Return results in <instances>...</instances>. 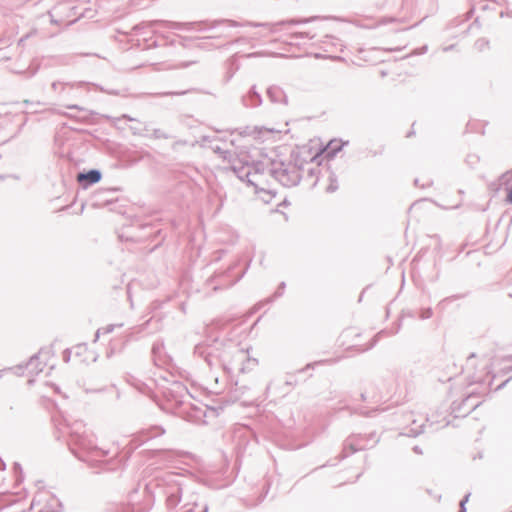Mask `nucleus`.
Wrapping results in <instances>:
<instances>
[{"instance_id":"nucleus-1","label":"nucleus","mask_w":512,"mask_h":512,"mask_svg":"<svg viewBox=\"0 0 512 512\" xmlns=\"http://www.w3.org/2000/svg\"><path fill=\"white\" fill-rule=\"evenodd\" d=\"M100 179H101V174L97 170H91L87 173H80L77 176V180L79 183L86 181L87 184H94V183L99 182Z\"/></svg>"},{"instance_id":"nucleus-2","label":"nucleus","mask_w":512,"mask_h":512,"mask_svg":"<svg viewBox=\"0 0 512 512\" xmlns=\"http://www.w3.org/2000/svg\"><path fill=\"white\" fill-rule=\"evenodd\" d=\"M341 150V144L339 141L332 140L330 141L327 146L321 150L319 155H327L328 157L333 156L337 151Z\"/></svg>"},{"instance_id":"nucleus-3","label":"nucleus","mask_w":512,"mask_h":512,"mask_svg":"<svg viewBox=\"0 0 512 512\" xmlns=\"http://www.w3.org/2000/svg\"><path fill=\"white\" fill-rule=\"evenodd\" d=\"M506 200L507 202L512 203V188L509 190Z\"/></svg>"}]
</instances>
